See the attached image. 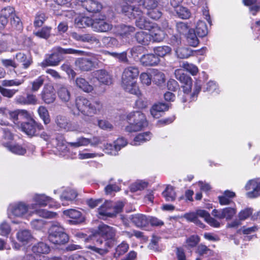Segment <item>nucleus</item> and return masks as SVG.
Wrapping results in <instances>:
<instances>
[{
    "label": "nucleus",
    "mask_w": 260,
    "mask_h": 260,
    "mask_svg": "<svg viewBox=\"0 0 260 260\" xmlns=\"http://www.w3.org/2000/svg\"><path fill=\"white\" fill-rule=\"evenodd\" d=\"M34 213L38 216L46 218H52L56 216L57 214L55 212L48 211L45 209H35Z\"/></svg>",
    "instance_id": "5fc2aeb1"
},
{
    "label": "nucleus",
    "mask_w": 260,
    "mask_h": 260,
    "mask_svg": "<svg viewBox=\"0 0 260 260\" xmlns=\"http://www.w3.org/2000/svg\"><path fill=\"white\" fill-rule=\"evenodd\" d=\"M186 39L188 44L192 47H196L199 44V40L193 29L189 30Z\"/></svg>",
    "instance_id": "de8ad7c7"
},
{
    "label": "nucleus",
    "mask_w": 260,
    "mask_h": 260,
    "mask_svg": "<svg viewBox=\"0 0 260 260\" xmlns=\"http://www.w3.org/2000/svg\"><path fill=\"white\" fill-rule=\"evenodd\" d=\"M77 87L85 92H90L93 90V86L84 78L78 77L75 81Z\"/></svg>",
    "instance_id": "2f4dec72"
},
{
    "label": "nucleus",
    "mask_w": 260,
    "mask_h": 260,
    "mask_svg": "<svg viewBox=\"0 0 260 260\" xmlns=\"http://www.w3.org/2000/svg\"><path fill=\"white\" fill-rule=\"evenodd\" d=\"M31 250L34 253L37 254H48L50 251V248L46 243L40 242L35 244Z\"/></svg>",
    "instance_id": "473e14b6"
},
{
    "label": "nucleus",
    "mask_w": 260,
    "mask_h": 260,
    "mask_svg": "<svg viewBox=\"0 0 260 260\" xmlns=\"http://www.w3.org/2000/svg\"><path fill=\"white\" fill-rule=\"evenodd\" d=\"M68 107L74 115L82 114L84 116H92L100 114L103 106L99 100L91 102L85 98L78 96L75 100V105L68 106Z\"/></svg>",
    "instance_id": "f257e3e1"
},
{
    "label": "nucleus",
    "mask_w": 260,
    "mask_h": 260,
    "mask_svg": "<svg viewBox=\"0 0 260 260\" xmlns=\"http://www.w3.org/2000/svg\"><path fill=\"white\" fill-rule=\"evenodd\" d=\"M107 54L118 59V60L120 62L124 63H128V59L127 56L126 51H123L120 53L108 51Z\"/></svg>",
    "instance_id": "ea45409f"
},
{
    "label": "nucleus",
    "mask_w": 260,
    "mask_h": 260,
    "mask_svg": "<svg viewBox=\"0 0 260 260\" xmlns=\"http://www.w3.org/2000/svg\"><path fill=\"white\" fill-rule=\"evenodd\" d=\"M14 102L20 105H35L38 104V99L36 95L27 93L26 96L18 95L14 99Z\"/></svg>",
    "instance_id": "2eb2a0df"
},
{
    "label": "nucleus",
    "mask_w": 260,
    "mask_h": 260,
    "mask_svg": "<svg viewBox=\"0 0 260 260\" xmlns=\"http://www.w3.org/2000/svg\"><path fill=\"white\" fill-rule=\"evenodd\" d=\"M113 244L112 241L98 240L95 245L89 246L88 248L93 252L103 255L108 253L109 249L112 247Z\"/></svg>",
    "instance_id": "1a4fd4ad"
},
{
    "label": "nucleus",
    "mask_w": 260,
    "mask_h": 260,
    "mask_svg": "<svg viewBox=\"0 0 260 260\" xmlns=\"http://www.w3.org/2000/svg\"><path fill=\"white\" fill-rule=\"evenodd\" d=\"M94 19L88 17H83L76 20V23L78 27L82 28L87 26H91L92 28V24Z\"/></svg>",
    "instance_id": "79ce46f5"
},
{
    "label": "nucleus",
    "mask_w": 260,
    "mask_h": 260,
    "mask_svg": "<svg viewBox=\"0 0 260 260\" xmlns=\"http://www.w3.org/2000/svg\"><path fill=\"white\" fill-rule=\"evenodd\" d=\"M82 7L89 13H97L102 9L101 4L92 0H87L82 4Z\"/></svg>",
    "instance_id": "c756f323"
},
{
    "label": "nucleus",
    "mask_w": 260,
    "mask_h": 260,
    "mask_svg": "<svg viewBox=\"0 0 260 260\" xmlns=\"http://www.w3.org/2000/svg\"><path fill=\"white\" fill-rule=\"evenodd\" d=\"M98 233L100 235L106 238V240L110 241V240L115 239L116 230L113 227L103 224L99 226Z\"/></svg>",
    "instance_id": "aec40b11"
},
{
    "label": "nucleus",
    "mask_w": 260,
    "mask_h": 260,
    "mask_svg": "<svg viewBox=\"0 0 260 260\" xmlns=\"http://www.w3.org/2000/svg\"><path fill=\"white\" fill-rule=\"evenodd\" d=\"M48 239L54 244H64L69 241L68 235L64 229L58 225H52L48 231Z\"/></svg>",
    "instance_id": "423d86ee"
},
{
    "label": "nucleus",
    "mask_w": 260,
    "mask_h": 260,
    "mask_svg": "<svg viewBox=\"0 0 260 260\" xmlns=\"http://www.w3.org/2000/svg\"><path fill=\"white\" fill-rule=\"evenodd\" d=\"M113 178H111L108 184L105 187L104 190L106 194H111L112 193L117 192L120 188L116 183H113Z\"/></svg>",
    "instance_id": "c03bdc74"
},
{
    "label": "nucleus",
    "mask_w": 260,
    "mask_h": 260,
    "mask_svg": "<svg viewBox=\"0 0 260 260\" xmlns=\"http://www.w3.org/2000/svg\"><path fill=\"white\" fill-rule=\"evenodd\" d=\"M119 4L121 12L130 19H136V25L140 29H150L153 23L151 22L144 16L142 9L134 8L120 0Z\"/></svg>",
    "instance_id": "7ed1b4c3"
},
{
    "label": "nucleus",
    "mask_w": 260,
    "mask_h": 260,
    "mask_svg": "<svg viewBox=\"0 0 260 260\" xmlns=\"http://www.w3.org/2000/svg\"><path fill=\"white\" fill-rule=\"evenodd\" d=\"M162 196L167 202L174 201L176 199V193L174 187L171 185H168L162 193Z\"/></svg>",
    "instance_id": "58836bf2"
},
{
    "label": "nucleus",
    "mask_w": 260,
    "mask_h": 260,
    "mask_svg": "<svg viewBox=\"0 0 260 260\" xmlns=\"http://www.w3.org/2000/svg\"><path fill=\"white\" fill-rule=\"evenodd\" d=\"M245 189L248 191L246 196L249 198H254L260 196V180L253 179L249 181L245 185Z\"/></svg>",
    "instance_id": "f8f14e48"
},
{
    "label": "nucleus",
    "mask_w": 260,
    "mask_h": 260,
    "mask_svg": "<svg viewBox=\"0 0 260 260\" xmlns=\"http://www.w3.org/2000/svg\"><path fill=\"white\" fill-rule=\"evenodd\" d=\"M135 31V28L131 25L121 24L117 27V34L122 39L129 38Z\"/></svg>",
    "instance_id": "a878e982"
},
{
    "label": "nucleus",
    "mask_w": 260,
    "mask_h": 260,
    "mask_svg": "<svg viewBox=\"0 0 260 260\" xmlns=\"http://www.w3.org/2000/svg\"><path fill=\"white\" fill-rule=\"evenodd\" d=\"M75 66L82 71H89L92 70L95 64V61L86 57L78 58L75 62Z\"/></svg>",
    "instance_id": "a211bd4d"
},
{
    "label": "nucleus",
    "mask_w": 260,
    "mask_h": 260,
    "mask_svg": "<svg viewBox=\"0 0 260 260\" xmlns=\"http://www.w3.org/2000/svg\"><path fill=\"white\" fill-rule=\"evenodd\" d=\"M52 28L49 26H44L41 29L34 32V35L40 38L47 40L50 36V33Z\"/></svg>",
    "instance_id": "49530a36"
},
{
    "label": "nucleus",
    "mask_w": 260,
    "mask_h": 260,
    "mask_svg": "<svg viewBox=\"0 0 260 260\" xmlns=\"http://www.w3.org/2000/svg\"><path fill=\"white\" fill-rule=\"evenodd\" d=\"M178 57L180 58H186L192 54V50L186 47L178 48L175 50Z\"/></svg>",
    "instance_id": "37998d69"
},
{
    "label": "nucleus",
    "mask_w": 260,
    "mask_h": 260,
    "mask_svg": "<svg viewBox=\"0 0 260 260\" xmlns=\"http://www.w3.org/2000/svg\"><path fill=\"white\" fill-rule=\"evenodd\" d=\"M174 74L176 78L180 82L184 84L182 87L185 95L182 99V102L184 103L188 101H191L194 100L201 90V84L200 82H197L195 83L193 92L192 94H190L189 93L191 91L192 87L191 78L184 74L181 69L176 70Z\"/></svg>",
    "instance_id": "20e7f679"
},
{
    "label": "nucleus",
    "mask_w": 260,
    "mask_h": 260,
    "mask_svg": "<svg viewBox=\"0 0 260 260\" xmlns=\"http://www.w3.org/2000/svg\"><path fill=\"white\" fill-rule=\"evenodd\" d=\"M55 123L61 129L66 131H74L77 130L75 126L69 122L68 119L64 116L58 115L55 118Z\"/></svg>",
    "instance_id": "412c9836"
},
{
    "label": "nucleus",
    "mask_w": 260,
    "mask_h": 260,
    "mask_svg": "<svg viewBox=\"0 0 260 260\" xmlns=\"http://www.w3.org/2000/svg\"><path fill=\"white\" fill-rule=\"evenodd\" d=\"M135 38L139 43L145 45H148L151 41L150 35L143 31L137 32Z\"/></svg>",
    "instance_id": "4c0bfd02"
},
{
    "label": "nucleus",
    "mask_w": 260,
    "mask_h": 260,
    "mask_svg": "<svg viewBox=\"0 0 260 260\" xmlns=\"http://www.w3.org/2000/svg\"><path fill=\"white\" fill-rule=\"evenodd\" d=\"M21 128L28 136H33L35 135L37 129L39 131L43 129V126L36 122L33 119H30L27 122H23L21 123Z\"/></svg>",
    "instance_id": "9d476101"
},
{
    "label": "nucleus",
    "mask_w": 260,
    "mask_h": 260,
    "mask_svg": "<svg viewBox=\"0 0 260 260\" xmlns=\"http://www.w3.org/2000/svg\"><path fill=\"white\" fill-rule=\"evenodd\" d=\"M71 37L78 41L95 44L100 43L99 40L92 34H79L77 32H73L71 34Z\"/></svg>",
    "instance_id": "4be33fe9"
},
{
    "label": "nucleus",
    "mask_w": 260,
    "mask_h": 260,
    "mask_svg": "<svg viewBox=\"0 0 260 260\" xmlns=\"http://www.w3.org/2000/svg\"><path fill=\"white\" fill-rule=\"evenodd\" d=\"M9 116L10 119L17 125L21 124L22 123L20 120L19 109L13 111H9Z\"/></svg>",
    "instance_id": "69168bd1"
},
{
    "label": "nucleus",
    "mask_w": 260,
    "mask_h": 260,
    "mask_svg": "<svg viewBox=\"0 0 260 260\" xmlns=\"http://www.w3.org/2000/svg\"><path fill=\"white\" fill-rule=\"evenodd\" d=\"M32 238L31 234L29 230H23L19 231L17 234L18 240L23 244L28 243Z\"/></svg>",
    "instance_id": "f704fd0d"
},
{
    "label": "nucleus",
    "mask_w": 260,
    "mask_h": 260,
    "mask_svg": "<svg viewBox=\"0 0 260 260\" xmlns=\"http://www.w3.org/2000/svg\"><path fill=\"white\" fill-rule=\"evenodd\" d=\"M57 93L59 99L63 103H68L71 99V88L68 85L58 84Z\"/></svg>",
    "instance_id": "4468645a"
},
{
    "label": "nucleus",
    "mask_w": 260,
    "mask_h": 260,
    "mask_svg": "<svg viewBox=\"0 0 260 260\" xmlns=\"http://www.w3.org/2000/svg\"><path fill=\"white\" fill-rule=\"evenodd\" d=\"M141 63L145 66H153L159 62V58L154 54L150 53L143 55L140 58Z\"/></svg>",
    "instance_id": "bb28decb"
},
{
    "label": "nucleus",
    "mask_w": 260,
    "mask_h": 260,
    "mask_svg": "<svg viewBox=\"0 0 260 260\" xmlns=\"http://www.w3.org/2000/svg\"><path fill=\"white\" fill-rule=\"evenodd\" d=\"M198 217L200 216L197 214V211L194 212H191L186 213L184 215V217L188 221L194 222L197 225H199L200 228H204L205 225L198 219Z\"/></svg>",
    "instance_id": "a19ab883"
},
{
    "label": "nucleus",
    "mask_w": 260,
    "mask_h": 260,
    "mask_svg": "<svg viewBox=\"0 0 260 260\" xmlns=\"http://www.w3.org/2000/svg\"><path fill=\"white\" fill-rule=\"evenodd\" d=\"M196 33L200 37H203L208 34V29L206 23L203 21H199L196 26Z\"/></svg>",
    "instance_id": "09e8293b"
},
{
    "label": "nucleus",
    "mask_w": 260,
    "mask_h": 260,
    "mask_svg": "<svg viewBox=\"0 0 260 260\" xmlns=\"http://www.w3.org/2000/svg\"><path fill=\"white\" fill-rule=\"evenodd\" d=\"M197 214L200 217L203 218L204 220L211 226L214 228H219L220 223L214 218L211 217L210 214L204 210H197Z\"/></svg>",
    "instance_id": "c85d7f7f"
},
{
    "label": "nucleus",
    "mask_w": 260,
    "mask_h": 260,
    "mask_svg": "<svg viewBox=\"0 0 260 260\" xmlns=\"http://www.w3.org/2000/svg\"><path fill=\"white\" fill-rule=\"evenodd\" d=\"M129 124L125 127V131L132 133L139 131L147 123L145 115L139 111L133 112L127 116Z\"/></svg>",
    "instance_id": "39448f33"
},
{
    "label": "nucleus",
    "mask_w": 260,
    "mask_h": 260,
    "mask_svg": "<svg viewBox=\"0 0 260 260\" xmlns=\"http://www.w3.org/2000/svg\"><path fill=\"white\" fill-rule=\"evenodd\" d=\"M38 112L45 124H46L50 122V119L49 113L45 107L42 106H40L38 109Z\"/></svg>",
    "instance_id": "603ef678"
},
{
    "label": "nucleus",
    "mask_w": 260,
    "mask_h": 260,
    "mask_svg": "<svg viewBox=\"0 0 260 260\" xmlns=\"http://www.w3.org/2000/svg\"><path fill=\"white\" fill-rule=\"evenodd\" d=\"M18 90L15 89L6 88L0 86V92L5 97L11 99L17 92Z\"/></svg>",
    "instance_id": "052dcab7"
},
{
    "label": "nucleus",
    "mask_w": 260,
    "mask_h": 260,
    "mask_svg": "<svg viewBox=\"0 0 260 260\" xmlns=\"http://www.w3.org/2000/svg\"><path fill=\"white\" fill-rule=\"evenodd\" d=\"M77 197V192L72 189L67 188L62 192L60 196V199L63 206L66 205L67 202H72Z\"/></svg>",
    "instance_id": "7c9ffc66"
},
{
    "label": "nucleus",
    "mask_w": 260,
    "mask_h": 260,
    "mask_svg": "<svg viewBox=\"0 0 260 260\" xmlns=\"http://www.w3.org/2000/svg\"><path fill=\"white\" fill-rule=\"evenodd\" d=\"M63 213L64 215L72 219L69 220V222L72 224H77L84 221L81 212L77 210L71 209L64 210Z\"/></svg>",
    "instance_id": "f3484780"
},
{
    "label": "nucleus",
    "mask_w": 260,
    "mask_h": 260,
    "mask_svg": "<svg viewBox=\"0 0 260 260\" xmlns=\"http://www.w3.org/2000/svg\"><path fill=\"white\" fill-rule=\"evenodd\" d=\"M41 95L42 100L47 104L53 103L56 99L55 93L51 86L44 88Z\"/></svg>",
    "instance_id": "b1692460"
},
{
    "label": "nucleus",
    "mask_w": 260,
    "mask_h": 260,
    "mask_svg": "<svg viewBox=\"0 0 260 260\" xmlns=\"http://www.w3.org/2000/svg\"><path fill=\"white\" fill-rule=\"evenodd\" d=\"M200 238L197 235H192L187 238L186 243L187 246L190 247H195L199 242Z\"/></svg>",
    "instance_id": "774afa93"
},
{
    "label": "nucleus",
    "mask_w": 260,
    "mask_h": 260,
    "mask_svg": "<svg viewBox=\"0 0 260 260\" xmlns=\"http://www.w3.org/2000/svg\"><path fill=\"white\" fill-rule=\"evenodd\" d=\"M224 218L226 220L231 219L236 214L237 210L235 208L226 207L223 209Z\"/></svg>",
    "instance_id": "e2e57ef3"
},
{
    "label": "nucleus",
    "mask_w": 260,
    "mask_h": 260,
    "mask_svg": "<svg viewBox=\"0 0 260 260\" xmlns=\"http://www.w3.org/2000/svg\"><path fill=\"white\" fill-rule=\"evenodd\" d=\"M11 229L10 225L6 222H3L0 224V235L7 236L10 233Z\"/></svg>",
    "instance_id": "338daca9"
},
{
    "label": "nucleus",
    "mask_w": 260,
    "mask_h": 260,
    "mask_svg": "<svg viewBox=\"0 0 260 260\" xmlns=\"http://www.w3.org/2000/svg\"><path fill=\"white\" fill-rule=\"evenodd\" d=\"M151 26L152 28L148 30L150 31L151 40L157 42L162 41L165 37L164 31L155 23H153Z\"/></svg>",
    "instance_id": "5701e85b"
},
{
    "label": "nucleus",
    "mask_w": 260,
    "mask_h": 260,
    "mask_svg": "<svg viewBox=\"0 0 260 260\" xmlns=\"http://www.w3.org/2000/svg\"><path fill=\"white\" fill-rule=\"evenodd\" d=\"M152 137V134L148 132L143 133H141L138 135L132 142L133 145H140L141 144L149 141Z\"/></svg>",
    "instance_id": "72a5a7b5"
},
{
    "label": "nucleus",
    "mask_w": 260,
    "mask_h": 260,
    "mask_svg": "<svg viewBox=\"0 0 260 260\" xmlns=\"http://www.w3.org/2000/svg\"><path fill=\"white\" fill-rule=\"evenodd\" d=\"M29 205L23 202H18L11 204L8 208L10 218L12 216L24 218L28 212Z\"/></svg>",
    "instance_id": "0eeeda50"
},
{
    "label": "nucleus",
    "mask_w": 260,
    "mask_h": 260,
    "mask_svg": "<svg viewBox=\"0 0 260 260\" xmlns=\"http://www.w3.org/2000/svg\"><path fill=\"white\" fill-rule=\"evenodd\" d=\"M175 12L177 16L182 19H188L190 16V13L188 9L181 6L175 7Z\"/></svg>",
    "instance_id": "a18cd8bd"
},
{
    "label": "nucleus",
    "mask_w": 260,
    "mask_h": 260,
    "mask_svg": "<svg viewBox=\"0 0 260 260\" xmlns=\"http://www.w3.org/2000/svg\"><path fill=\"white\" fill-rule=\"evenodd\" d=\"M61 50H63V48L59 46L53 48L51 54L45 58L43 64H45V66H57L62 59L61 55L64 54V51Z\"/></svg>",
    "instance_id": "6e6552de"
},
{
    "label": "nucleus",
    "mask_w": 260,
    "mask_h": 260,
    "mask_svg": "<svg viewBox=\"0 0 260 260\" xmlns=\"http://www.w3.org/2000/svg\"><path fill=\"white\" fill-rule=\"evenodd\" d=\"M148 183L142 180L137 181L131 186V191L136 192L138 190H142L147 187Z\"/></svg>",
    "instance_id": "6e6d98bb"
},
{
    "label": "nucleus",
    "mask_w": 260,
    "mask_h": 260,
    "mask_svg": "<svg viewBox=\"0 0 260 260\" xmlns=\"http://www.w3.org/2000/svg\"><path fill=\"white\" fill-rule=\"evenodd\" d=\"M44 82V78L42 76H39L37 79L31 82V91L32 92L37 91L43 85Z\"/></svg>",
    "instance_id": "680f3d73"
},
{
    "label": "nucleus",
    "mask_w": 260,
    "mask_h": 260,
    "mask_svg": "<svg viewBox=\"0 0 260 260\" xmlns=\"http://www.w3.org/2000/svg\"><path fill=\"white\" fill-rule=\"evenodd\" d=\"M129 248L128 244L125 242H122L117 246L114 256L116 258L119 257L120 255L124 254L127 251Z\"/></svg>",
    "instance_id": "3c124183"
},
{
    "label": "nucleus",
    "mask_w": 260,
    "mask_h": 260,
    "mask_svg": "<svg viewBox=\"0 0 260 260\" xmlns=\"http://www.w3.org/2000/svg\"><path fill=\"white\" fill-rule=\"evenodd\" d=\"M91 143V140L89 139L80 137L77 139L75 142H70L69 144L73 147H78L82 146H86Z\"/></svg>",
    "instance_id": "13d9d810"
},
{
    "label": "nucleus",
    "mask_w": 260,
    "mask_h": 260,
    "mask_svg": "<svg viewBox=\"0 0 260 260\" xmlns=\"http://www.w3.org/2000/svg\"><path fill=\"white\" fill-rule=\"evenodd\" d=\"M3 145L12 153L17 155H24L26 150L22 146L17 144H12L11 142H3Z\"/></svg>",
    "instance_id": "cd10ccee"
},
{
    "label": "nucleus",
    "mask_w": 260,
    "mask_h": 260,
    "mask_svg": "<svg viewBox=\"0 0 260 260\" xmlns=\"http://www.w3.org/2000/svg\"><path fill=\"white\" fill-rule=\"evenodd\" d=\"M24 82V79H12V80H4L2 82V84L4 86H18L23 84Z\"/></svg>",
    "instance_id": "4d7b16f0"
},
{
    "label": "nucleus",
    "mask_w": 260,
    "mask_h": 260,
    "mask_svg": "<svg viewBox=\"0 0 260 260\" xmlns=\"http://www.w3.org/2000/svg\"><path fill=\"white\" fill-rule=\"evenodd\" d=\"M132 222L138 228H143L149 224L148 217L142 214L132 215L131 216Z\"/></svg>",
    "instance_id": "393cba45"
},
{
    "label": "nucleus",
    "mask_w": 260,
    "mask_h": 260,
    "mask_svg": "<svg viewBox=\"0 0 260 260\" xmlns=\"http://www.w3.org/2000/svg\"><path fill=\"white\" fill-rule=\"evenodd\" d=\"M139 70L136 66H128L125 68L121 76V86L130 93L138 95L140 92L137 84Z\"/></svg>",
    "instance_id": "f03ea898"
},
{
    "label": "nucleus",
    "mask_w": 260,
    "mask_h": 260,
    "mask_svg": "<svg viewBox=\"0 0 260 260\" xmlns=\"http://www.w3.org/2000/svg\"><path fill=\"white\" fill-rule=\"evenodd\" d=\"M180 67L193 76L197 75L199 72L198 68L196 66L187 61L183 62Z\"/></svg>",
    "instance_id": "864d4df0"
},
{
    "label": "nucleus",
    "mask_w": 260,
    "mask_h": 260,
    "mask_svg": "<svg viewBox=\"0 0 260 260\" xmlns=\"http://www.w3.org/2000/svg\"><path fill=\"white\" fill-rule=\"evenodd\" d=\"M112 203L106 201L98 209L99 217L105 219L106 217H113L114 213L112 212Z\"/></svg>",
    "instance_id": "6ab92c4d"
},
{
    "label": "nucleus",
    "mask_w": 260,
    "mask_h": 260,
    "mask_svg": "<svg viewBox=\"0 0 260 260\" xmlns=\"http://www.w3.org/2000/svg\"><path fill=\"white\" fill-rule=\"evenodd\" d=\"M171 51L170 47L167 46H159L154 49L155 55L159 57H164Z\"/></svg>",
    "instance_id": "8fccbe9b"
},
{
    "label": "nucleus",
    "mask_w": 260,
    "mask_h": 260,
    "mask_svg": "<svg viewBox=\"0 0 260 260\" xmlns=\"http://www.w3.org/2000/svg\"><path fill=\"white\" fill-rule=\"evenodd\" d=\"M153 82L157 85H161L165 82V74L158 70H153L151 73Z\"/></svg>",
    "instance_id": "e433bc0d"
},
{
    "label": "nucleus",
    "mask_w": 260,
    "mask_h": 260,
    "mask_svg": "<svg viewBox=\"0 0 260 260\" xmlns=\"http://www.w3.org/2000/svg\"><path fill=\"white\" fill-rule=\"evenodd\" d=\"M94 76L101 84L110 85L113 83L112 76L105 70H99L93 72Z\"/></svg>",
    "instance_id": "dca6fc26"
},
{
    "label": "nucleus",
    "mask_w": 260,
    "mask_h": 260,
    "mask_svg": "<svg viewBox=\"0 0 260 260\" xmlns=\"http://www.w3.org/2000/svg\"><path fill=\"white\" fill-rule=\"evenodd\" d=\"M46 19V17L44 13L38 12L36 16L34 21V25L36 27L41 26Z\"/></svg>",
    "instance_id": "0e129e2a"
},
{
    "label": "nucleus",
    "mask_w": 260,
    "mask_h": 260,
    "mask_svg": "<svg viewBox=\"0 0 260 260\" xmlns=\"http://www.w3.org/2000/svg\"><path fill=\"white\" fill-rule=\"evenodd\" d=\"M104 151L106 153L111 155H116L118 154L119 150L115 147V144L107 143L105 145Z\"/></svg>",
    "instance_id": "bf43d9fd"
},
{
    "label": "nucleus",
    "mask_w": 260,
    "mask_h": 260,
    "mask_svg": "<svg viewBox=\"0 0 260 260\" xmlns=\"http://www.w3.org/2000/svg\"><path fill=\"white\" fill-rule=\"evenodd\" d=\"M15 58L18 62L22 63L23 68L25 69H27L32 63L31 59L22 52L17 53Z\"/></svg>",
    "instance_id": "c9c22d12"
},
{
    "label": "nucleus",
    "mask_w": 260,
    "mask_h": 260,
    "mask_svg": "<svg viewBox=\"0 0 260 260\" xmlns=\"http://www.w3.org/2000/svg\"><path fill=\"white\" fill-rule=\"evenodd\" d=\"M32 201L34 203L30 204V208L36 209L37 207H45L48 204L53 202V199L45 194L36 193L34 195Z\"/></svg>",
    "instance_id": "9b49d317"
},
{
    "label": "nucleus",
    "mask_w": 260,
    "mask_h": 260,
    "mask_svg": "<svg viewBox=\"0 0 260 260\" xmlns=\"http://www.w3.org/2000/svg\"><path fill=\"white\" fill-rule=\"evenodd\" d=\"M113 28L112 24L104 18H95L92 24V29L98 32H107Z\"/></svg>",
    "instance_id": "ddd939ff"
}]
</instances>
